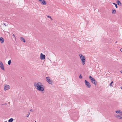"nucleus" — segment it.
Listing matches in <instances>:
<instances>
[{
  "label": "nucleus",
  "instance_id": "29",
  "mask_svg": "<svg viewBox=\"0 0 122 122\" xmlns=\"http://www.w3.org/2000/svg\"><path fill=\"white\" fill-rule=\"evenodd\" d=\"M121 73L122 74V71H121Z\"/></svg>",
  "mask_w": 122,
  "mask_h": 122
},
{
  "label": "nucleus",
  "instance_id": "12",
  "mask_svg": "<svg viewBox=\"0 0 122 122\" xmlns=\"http://www.w3.org/2000/svg\"><path fill=\"white\" fill-rule=\"evenodd\" d=\"M117 4L118 5H121V3L120 2V1H119V0H117Z\"/></svg>",
  "mask_w": 122,
  "mask_h": 122
},
{
  "label": "nucleus",
  "instance_id": "27",
  "mask_svg": "<svg viewBox=\"0 0 122 122\" xmlns=\"http://www.w3.org/2000/svg\"><path fill=\"white\" fill-rule=\"evenodd\" d=\"M3 24H4V25L6 26V24H5V23H3Z\"/></svg>",
  "mask_w": 122,
  "mask_h": 122
},
{
  "label": "nucleus",
  "instance_id": "19",
  "mask_svg": "<svg viewBox=\"0 0 122 122\" xmlns=\"http://www.w3.org/2000/svg\"><path fill=\"white\" fill-rule=\"evenodd\" d=\"M79 78H80V79H82V76L81 75H79Z\"/></svg>",
  "mask_w": 122,
  "mask_h": 122
},
{
  "label": "nucleus",
  "instance_id": "25",
  "mask_svg": "<svg viewBox=\"0 0 122 122\" xmlns=\"http://www.w3.org/2000/svg\"><path fill=\"white\" fill-rule=\"evenodd\" d=\"M120 51L121 52H122V48L121 49Z\"/></svg>",
  "mask_w": 122,
  "mask_h": 122
},
{
  "label": "nucleus",
  "instance_id": "31",
  "mask_svg": "<svg viewBox=\"0 0 122 122\" xmlns=\"http://www.w3.org/2000/svg\"><path fill=\"white\" fill-rule=\"evenodd\" d=\"M4 122H7L6 121H5Z\"/></svg>",
  "mask_w": 122,
  "mask_h": 122
},
{
  "label": "nucleus",
  "instance_id": "18",
  "mask_svg": "<svg viewBox=\"0 0 122 122\" xmlns=\"http://www.w3.org/2000/svg\"><path fill=\"white\" fill-rule=\"evenodd\" d=\"M47 17L48 18H50L51 19V20H52L53 19H52V18L50 16H47Z\"/></svg>",
  "mask_w": 122,
  "mask_h": 122
},
{
  "label": "nucleus",
  "instance_id": "22",
  "mask_svg": "<svg viewBox=\"0 0 122 122\" xmlns=\"http://www.w3.org/2000/svg\"><path fill=\"white\" fill-rule=\"evenodd\" d=\"M12 36L14 37V38L15 39V40H16V38L15 37V35L14 34H13Z\"/></svg>",
  "mask_w": 122,
  "mask_h": 122
},
{
  "label": "nucleus",
  "instance_id": "24",
  "mask_svg": "<svg viewBox=\"0 0 122 122\" xmlns=\"http://www.w3.org/2000/svg\"><path fill=\"white\" fill-rule=\"evenodd\" d=\"M3 64L2 62H0V66H1Z\"/></svg>",
  "mask_w": 122,
  "mask_h": 122
},
{
  "label": "nucleus",
  "instance_id": "20",
  "mask_svg": "<svg viewBox=\"0 0 122 122\" xmlns=\"http://www.w3.org/2000/svg\"><path fill=\"white\" fill-rule=\"evenodd\" d=\"M2 105L3 106L6 107V106L7 105L6 104H2Z\"/></svg>",
  "mask_w": 122,
  "mask_h": 122
},
{
  "label": "nucleus",
  "instance_id": "7",
  "mask_svg": "<svg viewBox=\"0 0 122 122\" xmlns=\"http://www.w3.org/2000/svg\"><path fill=\"white\" fill-rule=\"evenodd\" d=\"M41 83L40 82H35L34 84V85L35 87L37 89V87H38V86L40 85Z\"/></svg>",
  "mask_w": 122,
  "mask_h": 122
},
{
  "label": "nucleus",
  "instance_id": "5",
  "mask_svg": "<svg viewBox=\"0 0 122 122\" xmlns=\"http://www.w3.org/2000/svg\"><path fill=\"white\" fill-rule=\"evenodd\" d=\"M85 83L86 86L88 88H90L91 87V85L86 80H85Z\"/></svg>",
  "mask_w": 122,
  "mask_h": 122
},
{
  "label": "nucleus",
  "instance_id": "15",
  "mask_svg": "<svg viewBox=\"0 0 122 122\" xmlns=\"http://www.w3.org/2000/svg\"><path fill=\"white\" fill-rule=\"evenodd\" d=\"M11 63V60H9L8 62V64L9 65H10Z\"/></svg>",
  "mask_w": 122,
  "mask_h": 122
},
{
  "label": "nucleus",
  "instance_id": "21",
  "mask_svg": "<svg viewBox=\"0 0 122 122\" xmlns=\"http://www.w3.org/2000/svg\"><path fill=\"white\" fill-rule=\"evenodd\" d=\"M113 83V81H112V82H111L110 83V86H112V84Z\"/></svg>",
  "mask_w": 122,
  "mask_h": 122
},
{
  "label": "nucleus",
  "instance_id": "26",
  "mask_svg": "<svg viewBox=\"0 0 122 122\" xmlns=\"http://www.w3.org/2000/svg\"><path fill=\"white\" fill-rule=\"evenodd\" d=\"M30 111L31 112H32L33 111V110L32 109H31V110H30Z\"/></svg>",
  "mask_w": 122,
  "mask_h": 122
},
{
  "label": "nucleus",
  "instance_id": "14",
  "mask_svg": "<svg viewBox=\"0 0 122 122\" xmlns=\"http://www.w3.org/2000/svg\"><path fill=\"white\" fill-rule=\"evenodd\" d=\"M21 40L22 41L24 42H25V40L24 38H23L22 37H21L20 38Z\"/></svg>",
  "mask_w": 122,
  "mask_h": 122
},
{
  "label": "nucleus",
  "instance_id": "28",
  "mask_svg": "<svg viewBox=\"0 0 122 122\" xmlns=\"http://www.w3.org/2000/svg\"><path fill=\"white\" fill-rule=\"evenodd\" d=\"M121 88V89L122 90V87H120Z\"/></svg>",
  "mask_w": 122,
  "mask_h": 122
},
{
  "label": "nucleus",
  "instance_id": "9",
  "mask_svg": "<svg viewBox=\"0 0 122 122\" xmlns=\"http://www.w3.org/2000/svg\"><path fill=\"white\" fill-rule=\"evenodd\" d=\"M10 88V86L9 85H5L4 89L6 90L9 89Z\"/></svg>",
  "mask_w": 122,
  "mask_h": 122
},
{
  "label": "nucleus",
  "instance_id": "11",
  "mask_svg": "<svg viewBox=\"0 0 122 122\" xmlns=\"http://www.w3.org/2000/svg\"><path fill=\"white\" fill-rule=\"evenodd\" d=\"M112 11V13L113 14H115L116 13V11L115 9H113Z\"/></svg>",
  "mask_w": 122,
  "mask_h": 122
},
{
  "label": "nucleus",
  "instance_id": "13",
  "mask_svg": "<svg viewBox=\"0 0 122 122\" xmlns=\"http://www.w3.org/2000/svg\"><path fill=\"white\" fill-rule=\"evenodd\" d=\"M0 68H1L3 70H4V66L3 64L2 65H1L0 66Z\"/></svg>",
  "mask_w": 122,
  "mask_h": 122
},
{
  "label": "nucleus",
  "instance_id": "4",
  "mask_svg": "<svg viewBox=\"0 0 122 122\" xmlns=\"http://www.w3.org/2000/svg\"><path fill=\"white\" fill-rule=\"evenodd\" d=\"M89 78L90 80L92 83L95 85L97 84V82L94 78L92 77L91 76H90L89 77Z\"/></svg>",
  "mask_w": 122,
  "mask_h": 122
},
{
  "label": "nucleus",
  "instance_id": "2",
  "mask_svg": "<svg viewBox=\"0 0 122 122\" xmlns=\"http://www.w3.org/2000/svg\"><path fill=\"white\" fill-rule=\"evenodd\" d=\"M80 58L81 60V61L82 63V64L84 65L85 62V57L82 55H79Z\"/></svg>",
  "mask_w": 122,
  "mask_h": 122
},
{
  "label": "nucleus",
  "instance_id": "30",
  "mask_svg": "<svg viewBox=\"0 0 122 122\" xmlns=\"http://www.w3.org/2000/svg\"><path fill=\"white\" fill-rule=\"evenodd\" d=\"M1 62L0 61V62Z\"/></svg>",
  "mask_w": 122,
  "mask_h": 122
},
{
  "label": "nucleus",
  "instance_id": "3",
  "mask_svg": "<svg viewBox=\"0 0 122 122\" xmlns=\"http://www.w3.org/2000/svg\"><path fill=\"white\" fill-rule=\"evenodd\" d=\"M37 89L40 91H44V88L42 84H41V85L40 84L38 87H37Z\"/></svg>",
  "mask_w": 122,
  "mask_h": 122
},
{
  "label": "nucleus",
  "instance_id": "10",
  "mask_svg": "<svg viewBox=\"0 0 122 122\" xmlns=\"http://www.w3.org/2000/svg\"><path fill=\"white\" fill-rule=\"evenodd\" d=\"M0 41L1 43H4V39L2 37H0Z\"/></svg>",
  "mask_w": 122,
  "mask_h": 122
},
{
  "label": "nucleus",
  "instance_id": "6",
  "mask_svg": "<svg viewBox=\"0 0 122 122\" xmlns=\"http://www.w3.org/2000/svg\"><path fill=\"white\" fill-rule=\"evenodd\" d=\"M46 81L49 84H51L52 82V80L50 78L48 77H46Z\"/></svg>",
  "mask_w": 122,
  "mask_h": 122
},
{
  "label": "nucleus",
  "instance_id": "16",
  "mask_svg": "<svg viewBox=\"0 0 122 122\" xmlns=\"http://www.w3.org/2000/svg\"><path fill=\"white\" fill-rule=\"evenodd\" d=\"M13 121V119L12 118H11L9 120V122H12Z\"/></svg>",
  "mask_w": 122,
  "mask_h": 122
},
{
  "label": "nucleus",
  "instance_id": "8",
  "mask_svg": "<svg viewBox=\"0 0 122 122\" xmlns=\"http://www.w3.org/2000/svg\"><path fill=\"white\" fill-rule=\"evenodd\" d=\"M40 58L41 60H44L45 59V55L42 53H41L40 55Z\"/></svg>",
  "mask_w": 122,
  "mask_h": 122
},
{
  "label": "nucleus",
  "instance_id": "17",
  "mask_svg": "<svg viewBox=\"0 0 122 122\" xmlns=\"http://www.w3.org/2000/svg\"><path fill=\"white\" fill-rule=\"evenodd\" d=\"M113 5H115V6L116 7V8H118V6H117V4L116 3H113Z\"/></svg>",
  "mask_w": 122,
  "mask_h": 122
},
{
  "label": "nucleus",
  "instance_id": "1",
  "mask_svg": "<svg viewBox=\"0 0 122 122\" xmlns=\"http://www.w3.org/2000/svg\"><path fill=\"white\" fill-rule=\"evenodd\" d=\"M115 112L117 114H119L120 115L115 114V116L117 118L120 119H122V112L120 110H117L115 111Z\"/></svg>",
  "mask_w": 122,
  "mask_h": 122
},
{
  "label": "nucleus",
  "instance_id": "23",
  "mask_svg": "<svg viewBox=\"0 0 122 122\" xmlns=\"http://www.w3.org/2000/svg\"><path fill=\"white\" fill-rule=\"evenodd\" d=\"M28 114H27V117H29V115H30V113L29 112H28Z\"/></svg>",
  "mask_w": 122,
  "mask_h": 122
}]
</instances>
